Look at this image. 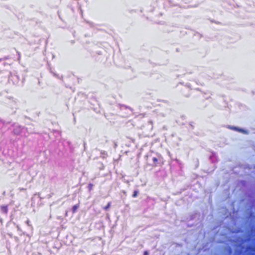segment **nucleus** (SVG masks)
<instances>
[{
	"label": "nucleus",
	"mask_w": 255,
	"mask_h": 255,
	"mask_svg": "<svg viewBox=\"0 0 255 255\" xmlns=\"http://www.w3.org/2000/svg\"><path fill=\"white\" fill-rule=\"evenodd\" d=\"M0 212L3 214L7 215L8 213V205H1L0 206Z\"/></svg>",
	"instance_id": "2"
},
{
	"label": "nucleus",
	"mask_w": 255,
	"mask_h": 255,
	"mask_svg": "<svg viewBox=\"0 0 255 255\" xmlns=\"http://www.w3.org/2000/svg\"><path fill=\"white\" fill-rule=\"evenodd\" d=\"M93 184L89 183L88 184V189H89V190L90 191H91L93 189Z\"/></svg>",
	"instance_id": "6"
},
{
	"label": "nucleus",
	"mask_w": 255,
	"mask_h": 255,
	"mask_svg": "<svg viewBox=\"0 0 255 255\" xmlns=\"http://www.w3.org/2000/svg\"><path fill=\"white\" fill-rule=\"evenodd\" d=\"M111 205V203L110 202H109L107 204V205L103 208L104 210L105 211L108 210L109 209V208L110 207Z\"/></svg>",
	"instance_id": "4"
},
{
	"label": "nucleus",
	"mask_w": 255,
	"mask_h": 255,
	"mask_svg": "<svg viewBox=\"0 0 255 255\" xmlns=\"http://www.w3.org/2000/svg\"><path fill=\"white\" fill-rule=\"evenodd\" d=\"M79 203L77 204H76L75 205H74L73 207H72V213L74 214L77 211V210L78 209V208L79 207Z\"/></svg>",
	"instance_id": "3"
},
{
	"label": "nucleus",
	"mask_w": 255,
	"mask_h": 255,
	"mask_svg": "<svg viewBox=\"0 0 255 255\" xmlns=\"http://www.w3.org/2000/svg\"><path fill=\"white\" fill-rule=\"evenodd\" d=\"M152 159L153 161V164L152 166L153 167H157L158 166H161L164 164V162L162 160L155 157H153Z\"/></svg>",
	"instance_id": "1"
},
{
	"label": "nucleus",
	"mask_w": 255,
	"mask_h": 255,
	"mask_svg": "<svg viewBox=\"0 0 255 255\" xmlns=\"http://www.w3.org/2000/svg\"><path fill=\"white\" fill-rule=\"evenodd\" d=\"M138 194V191L137 190H134L133 192V193L132 195V197L133 198H135L137 197Z\"/></svg>",
	"instance_id": "5"
},
{
	"label": "nucleus",
	"mask_w": 255,
	"mask_h": 255,
	"mask_svg": "<svg viewBox=\"0 0 255 255\" xmlns=\"http://www.w3.org/2000/svg\"><path fill=\"white\" fill-rule=\"evenodd\" d=\"M143 255H149V253L147 251H144L143 253Z\"/></svg>",
	"instance_id": "7"
}]
</instances>
